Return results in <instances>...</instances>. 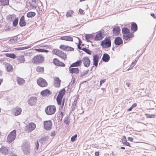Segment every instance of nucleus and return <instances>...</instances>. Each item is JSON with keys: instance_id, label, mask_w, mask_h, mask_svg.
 Masks as SVG:
<instances>
[{"instance_id": "9b49d317", "label": "nucleus", "mask_w": 156, "mask_h": 156, "mask_svg": "<svg viewBox=\"0 0 156 156\" xmlns=\"http://www.w3.org/2000/svg\"><path fill=\"white\" fill-rule=\"evenodd\" d=\"M44 125L45 129L48 130L51 129L52 124L51 120L46 121L44 122Z\"/></svg>"}, {"instance_id": "473e14b6", "label": "nucleus", "mask_w": 156, "mask_h": 156, "mask_svg": "<svg viewBox=\"0 0 156 156\" xmlns=\"http://www.w3.org/2000/svg\"><path fill=\"white\" fill-rule=\"evenodd\" d=\"M131 29L133 32H135L137 30V26L136 23H133L132 24Z\"/></svg>"}, {"instance_id": "f03ea898", "label": "nucleus", "mask_w": 156, "mask_h": 156, "mask_svg": "<svg viewBox=\"0 0 156 156\" xmlns=\"http://www.w3.org/2000/svg\"><path fill=\"white\" fill-rule=\"evenodd\" d=\"M65 93L64 89H63L60 90L57 98V101L58 104L61 106V108H63L64 104V100H63L62 102V98Z\"/></svg>"}, {"instance_id": "58836bf2", "label": "nucleus", "mask_w": 156, "mask_h": 156, "mask_svg": "<svg viewBox=\"0 0 156 156\" xmlns=\"http://www.w3.org/2000/svg\"><path fill=\"white\" fill-rule=\"evenodd\" d=\"M74 13V11L73 10H71L67 12L66 13V16L68 18L72 16L73 14Z\"/></svg>"}, {"instance_id": "6ab92c4d", "label": "nucleus", "mask_w": 156, "mask_h": 156, "mask_svg": "<svg viewBox=\"0 0 156 156\" xmlns=\"http://www.w3.org/2000/svg\"><path fill=\"white\" fill-rule=\"evenodd\" d=\"M70 66L69 68V72L72 74H77L79 73V69L78 68H73Z\"/></svg>"}, {"instance_id": "8fccbe9b", "label": "nucleus", "mask_w": 156, "mask_h": 156, "mask_svg": "<svg viewBox=\"0 0 156 156\" xmlns=\"http://www.w3.org/2000/svg\"><path fill=\"white\" fill-rule=\"evenodd\" d=\"M35 145L37 149L38 150L39 146V144L38 140H37V142L35 143Z\"/></svg>"}, {"instance_id": "09e8293b", "label": "nucleus", "mask_w": 156, "mask_h": 156, "mask_svg": "<svg viewBox=\"0 0 156 156\" xmlns=\"http://www.w3.org/2000/svg\"><path fill=\"white\" fill-rule=\"evenodd\" d=\"M79 11L81 15H83L84 14V10L81 9H80L79 10Z\"/></svg>"}, {"instance_id": "f8f14e48", "label": "nucleus", "mask_w": 156, "mask_h": 156, "mask_svg": "<svg viewBox=\"0 0 156 156\" xmlns=\"http://www.w3.org/2000/svg\"><path fill=\"white\" fill-rule=\"evenodd\" d=\"M37 98L35 97H31L27 100L28 104L30 106L35 105L37 102Z\"/></svg>"}, {"instance_id": "a878e982", "label": "nucleus", "mask_w": 156, "mask_h": 156, "mask_svg": "<svg viewBox=\"0 0 156 156\" xmlns=\"http://www.w3.org/2000/svg\"><path fill=\"white\" fill-rule=\"evenodd\" d=\"M115 42L116 45H120L123 43V41L121 37H118L115 38Z\"/></svg>"}, {"instance_id": "a19ab883", "label": "nucleus", "mask_w": 156, "mask_h": 156, "mask_svg": "<svg viewBox=\"0 0 156 156\" xmlns=\"http://www.w3.org/2000/svg\"><path fill=\"white\" fill-rule=\"evenodd\" d=\"M35 50L38 52H46L47 53L48 52V51L46 49H35Z\"/></svg>"}, {"instance_id": "f257e3e1", "label": "nucleus", "mask_w": 156, "mask_h": 156, "mask_svg": "<svg viewBox=\"0 0 156 156\" xmlns=\"http://www.w3.org/2000/svg\"><path fill=\"white\" fill-rule=\"evenodd\" d=\"M44 57L42 54H38L34 56L31 59V62L33 64H39L44 62Z\"/></svg>"}, {"instance_id": "ea45409f", "label": "nucleus", "mask_w": 156, "mask_h": 156, "mask_svg": "<svg viewBox=\"0 0 156 156\" xmlns=\"http://www.w3.org/2000/svg\"><path fill=\"white\" fill-rule=\"evenodd\" d=\"M31 47V46L30 45H29L27 46H25L24 47H19L18 48H15V49L16 50H22L23 49H26Z\"/></svg>"}, {"instance_id": "a18cd8bd", "label": "nucleus", "mask_w": 156, "mask_h": 156, "mask_svg": "<svg viewBox=\"0 0 156 156\" xmlns=\"http://www.w3.org/2000/svg\"><path fill=\"white\" fill-rule=\"evenodd\" d=\"M145 115L148 118H153L155 116V115L154 114H149L146 113L145 114Z\"/></svg>"}, {"instance_id": "7ed1b4c3", "label": "nucleus", "mask_w": 156, "mask_h": 156, "mask_svg": "<svg viewBox=\"0 0 156 156\" xmlns=\"http://www.w3.org/2000/svg\"><path fill=\"white\" fill-rule=\"evenodd\" d=\"M122 32L123 34V38L126 40L130 39V38L133 37L132 32L127 28L124 27L122 29Z\"/></svg>"}, {"instance_id": "79ce46f5", "label": "nucleus", "mask_w": 156, "mask_h": 156, "mask_svg": "<svg viewBox=\"0 0 156 156\" xmlns=\"http://www.w3.org/2000/svg\"><path fill=\"white\" fill-rule=\"evenodd\" d=\"M82 50L84 51L89 55L91 54V51L88 49L85 48H83L82 49Z\"/></svg>"}, {"instance_id": "603ef678", "label": "nucleus", "mask_w": 156, "mask_h": 156, "mask_svg": "<svg viewBox=\"0 0 156 156\" xmlns=\"http://www.w3.org/2000/svg\"><path fill=\"white\" fill-rule=\"evenodd\" d=\"M137 106V104L136 103H134L131 106L133 107V108L134 107H136Z\"/></svg>"}, {"instance_id": "20e7f679", "label": "nucleus", "mask_w": 156, "mask_h": 156, "mask_svg": "<svg viewBox=\"0 0 156 156\" xmlns=\"http://www.w3.org/2000/svg\"><path fill=\"white\" fill-rule=\"evenodd\" d=\"M52 53L64 60L66 59L67 55L65 52L62 51L54 49L52 50Z\"/></svg>"}, {"instance_id": "0eeeda50", "label": "nucleus", "mask_w": 156, "mask_h": 156, "mask_svg": "<svg viewBox=\"0 0 156 156\" xmlns=\"http://www.w3.org/2000/svg\"><path fill=\"white\" fill-rule=\"evenodd\" d=\"M16 136V130H14L11 132L8 135L7 139V142L9 143H11L15 139Z\"/></svg>"}, {"instance_id": "c756f323", "label": "nucleus", "mask_w": 156, "mask_h": 156, "mask_svg": "<svg viewBox=\"0 0 156 156\" xmlns=\"http://www.w3.org/2000/svg\"><path fill=\"white\" fill-rule=\"evenodd\" d=\"M109 59L110 57L108 54L106 53L104 54L102 58L103 61L107 62L109 60Z\"/></svg>"}, {"instance_id": "4c0bfd02", "label": "nucleus", "mask_w": 156, "mask_h": 156, "mask_svg": "<svg viewBox=\"0 0 156 156\" xmlns=\"http://www.w3.org/2000/svg\"><path fill=\"white\" fill-rule=\"evenodd\" d=\"M6 69L7 71L11 72L13 70L12 66L9 64H8L6 65Z\"/></svg>"}, {"instance_id": "f704fd0d", "label": "nucleus", "mask_w": 156, "mask_h": 156, "mask_svg": "<svg viewBox=\"0 0 156 156\" xmlns=\"http://www.w3.org/2000/svg\"><path fill=\"white\" fill-rule=\"evenodd\" d=\"M1 5L5 6L9 4V0H0Z\"/></svg>"}, {"instance_id": "de8ad7c7", "label": "nucleus", "mask_w": 156, "mask_h": 156, "mask_svg": "<svg viewBox=\"0 0 156 156\" xmlns=\"http://www.w3.org/2000/svg\"><path fill=\"white\" fill-rule=\"evenodd\" d=\"M77 136V135L76 134L74 136L72 137L71 138V141L72 142H73L75 141V140Z\"/></svg>"}, {"instance_id": "3c124183", "label": "nucleus", "mask_w": 156, "mask_h": 156, "mask_svg": "<svg viewBox=\"0 0 156 156\" xmlns=\"http://www.w3.org/2000/svg\"><path fill=\"white\" fill-rule=\"evenodd\" d=\"M106 80L104 79L101 80L100 81V85L101 86L102 83H104L105 81Z\"/></svg>"}, {"instance_id": "e2e57ef3", "label": "nucleus", "mask_w": 156, "mask_h": 156, "mask_svg": "<svg viewBox=\"0 0 156 156\" xmlns=\"http://www.w3.org/2000/svg\"><path fill=\"white\" fill-rule=\"evenodd\" d=\"M75 78H73L72 79V81L73 82V83H74L75 82Z\"/></svg>"}, {"instance_id": "f3484780", "label": "nucleus", "mask_w": 156, "mask_h": 156, "mask_svg": "<svg viewBox=\"0 0 156 156\" xmlns=\"http://www.w3.org/2000/svg\"><path fill=\"white\" fill-rule=\"evenodd\" d=\"M120 32V27L118 26H115L113 29L112 32L113 35L117 36L119 35Z\"/></svg>"}, {"instance_id": "9d476101", "label": "nucleus", "mask_w": 156, "mask_h": 156, "mask_svg": "<svg viewBox=\"0 0 156 156\" xmlns=\"http://www.w3.org/2000/svg\"><path fill=\"white\" fill-rule=\"evenodd\" d=\"M30 144H28L27 143H24V145L23 146L22 150L24 153L26 155L29 154L30 152Z\"/></svg>"}, {"instance_id": "423d86ee", "label": "nucleus", "mask_w": 156, "mask_h": 156, "mask_svg": "<svg viewBox=\"0 0 156 156\" xmlns=\"http://www.w3.org/2000/svg\"><path fill=\"white\" fill-rule=\"evenodd\" d=\"M56 110V106L54 105H49L45 108V111L48 115H51L54 114Z\"/></svg>"}, {"instance_id": "37998d69", "label": "nucleus", "mask_w": 156, "mask_h": 156, "mask_svg": "<svg viewBox=\"0 0 156 156\" xmlns=\"http://www.w3.org/2000/svg\"><path fill=\"white\" fill-rule=\"evenodd\" d=\"M136 60H135L131 64L130 66L129 67V68L127 69V70L128 71L129 69H132L133 68V67L136 64Z\"/></svg>"}, {"instance_id": "6e6d98bb", "label": "nucleus", "mask_w": 156, "mask_h": 156, "mask_svg": "<svg viewBox=\"0 0 156 156\" xmlns=\"http://www.w3.org/2000/svg\"><path fill=\"white\" fill-rule=\"evenodd\" d=\"M81 44L79 43L78 45V48L79 49L82 50L81 47H80Z\"/></svg>"}, {"instance_id": "a211bd4d", "label": "nucleus", "mask_w": 156, "mask_h": 156, "mask_svg": "<svg viewBox=\"0 0 156 156\" xmlns=\"http://www.w3.org/2000/svg\"><path fill=\"white\" fill-rule=\"evenodd\" d=\"M36 128V125L34 123H29L26 126V129L29 131H31L35 129Z\"/></svg>"}, {"instance_id": "aec40b11", "label": "nucleus", "mask_w": 156, "mask_h": 156, "mask_svg": "<svg viewBox=\"0 0 156 156\" xmlns=\"http://www.w3.org/2000/svg\"><path fill=\"white\" fill-rule=\"evenodd\" d=\"M51 92L48 89H46L44 90L41 92V94L42 96H46L51 95Z\"/></svg>"}, {"instance_id": "0e129e2a", "label": "nucleus", "mask_w": 156, "mask_h": 156, "mask_svg": "<svg viewBox=\"0 0 156 156\" xmlns=\"http://www.w3.org/2000/svg\"><path fill=\"white\" fill-rule=\"evenodd\" d=\"M10 156H17L16 154H11Z\"/></svg>"}, {"instance_id": "e433bc0d", "label": "nucleus", "mask_w": 156, "mask_h": 156, "mask_svg": "<svg viewBox=\"0 0 156 156\" xmlns=\"http://www.w3.org/2000/svg\"><path fill=\"white\" fill-rule=\"evenodd\" d=\"M36 70L38 73H43L44 72V68L43 67L38 66L36 68Z\"/></svg>"}, {"instance_id": "4be33fe9", "label": "nucleus", "mask_w": 156, "mask_h": 156, "mask_svg": "<svg viewBox=\"0 0 156 156\" xmlns=\"http://www.w3.org/2000/svg\"><path fill=\"white\" fill-rule=\"evenodd\" d=\"M22 109L18 107H16L13 109V111L15 116L20 115L22 112Z\"/></svg>"}, {"instance_id": "2eb2a0df", "label": "nucleus", "mask_w": 156, "mask_h": 156, "mask_svg": "<svg viewBox=\"0 0 156 156\" xmlns=\"http://www.w3.org/2000/svg\"><path fill=\"white\" fill-rule=\"evenodd\" d=\"M53 64L58 66H62L64 67L65 66V64L61 62H60L59 60L57 58H55L53 60Z\"/></svg>"}, {"instance_id": "b1692460", "label": "nucleus", "mask_w": 156, "mask_h": 156, "mask_svg": "<svg viewBox=\"0 0 156 156\" xmlns=\"http://www.w3.org/2000/svg\"><path fill=\"white\" fill-rule=\"evenodd\" d=\"M99 59V57L97 55H95L93 56V65L95 66L96 67L98 66V62Z\"/></svg>"}, {"instance_id": "72a5a7b5", "label": "nucleus", "mask_w": 156, "mask_h": 156, "mask_svg": "<svg viewBox=\"0 0 156 156\" xmlns=\"http://www.w3.org/2000/svg\"><path fill=\"white\" fill-rule=\"evenodd\" d=\"M5 56L7 57L11 58L13 59L15 58L16 57V55L14 53H5Z\"/></svg>"}, {"instance_id": "864d4df0", "label": "nucleus", "mask_w": 156, "mask_h": 156, "mask_svg": "<svg viewBox=\"0 0 156 156\" xmlns=\"http://www.w3.org/2000/svg\"><path fill=\"white\" fill-rule=\"evenodd\" d=\"M128 140L130 141H132L133 140V139L131 137H128Z\"/></svg>"}, {"instance_id": "412c9836", "label": "nucleus", "mask_w": 156, "mask_h": 156, "mask_svg": "<svg viewBox=\"0 0 156 156\" xmlns=\"http://www.w3.org/2000/svg\"><path fill=\"white\" fill-rule=\"evenodd\" d=\"M0 153L3 155H6L9 153V150L7 147L2 146L0 149Z\"/></svg>"}, {"instance_id": "393cba45", "label": "nucleus", "mask_w": 156, "mask_h": 156, "mask_svg": "<svg viewBox=\"0 0 156 156\" xmlns=\"http://www.w3.org/2000/svg\"><path fill=\"white\" fill-rule=\"evenodd\" d=\"M27 24L25 20V17L24 16H22L20 20L19 24L21 27L25 26Z\"/></svg>"}, {"instance_id": "bf43d9fd", "label": "nucleus", "mask_w": 156, "mask_h": 156, "mask_svg": "<svg viewBox=\"0 0 156 156\" xmlns=\"http://www.w3.org/2000/svg\"><path fill=\"white\" fill-rule=\"evenodd\" d=\"M60 115H61L62 117H62L63 116H64V112H60Z\"/></svg>"}, {"instance_id": "680f3d73", "label": "nucleus", "mask_w": 156, "mask_h": 156, "mask_svg": "<svg viewBox=\"0 0 156 156\" xmlns=\"http://www.w3.org/2000/svg\"><path fill=\"white\" fill-rule=\"evenodd\" d=\"M130 85V83H126V85L127 87H129Z\"/></svg>"}, {"instance_id": "cd10ccee", "label": "nucleus", "mask_w": 156, "mask_h": 156, "mask_svg": "<svg viewBox=\"0 0 156 156\" xmlns=\"http://www.w3.org/2000/svg\"><path fill=\"white\" fill-rule=\"evenodd\" d=\"M81 60H79L73 63L70 65V67H75L80 66L82 64Z\"/></svg>"}, {"instance_id": "13d9d810", "label": "nucleus", "mask_w": 156, "mask_h": 156, "mask_svg": "<svg viewBox=\"0 0 156 156\" xmlns=\"http://www.w3.org/2000/svg\"><path fill=\"white\" fill-rule=\"evenodd\" d=\"M133 108V107L131 106V107L127 110V111H131L132 110Z\"/></svg>"}, {"instance_id": "ddd939ff", "label": "nucleus", "mask_w": 156, "mask_h": 156, "mask_svg": "<svg viewBox=\"0 0 156 156\" xmlns=\"http://www.w3.org/2000/svg\"><path fill=\"white\" fill-rule=\"evenodd\" d=\"M61 80L58 77H55L53 78V85L55 87L58 88L60 86Z\"/></svg>"}, {"instance_id": "69168bd1", "label": "nucleus", "mask_w": 156, "mask_h": 156, "mask_svg": "<svg viewBox=\"0 0 156 156\" xmlns=\"http://www.w3.org/2000/svg\"><path fill=\"white\" fill-rule=\"evenodd\" d=\"M121 148L122 149H125V147H121Z\"/></svg>"}, {"instance_id": "2f4dec72", "label": "nucleus", "mask_w": 156, "mask_h": 156, "mask_svg": "<svg viewBox=\"0 0 156 156\" xmlns=\"http://www.w3.org/2000/svg\"><path fill=\"white\" fill-rule=\"evenodd\" d=\"M17 59L20 63H23L25 61L24 56L23 55L19 56Z\"/></svg>"}, {"instance_id": "49530a36", "label": "nucleus", "mask_w": 156, "mask_h": 156, "mask_svg": "<svg viewBox=\"0 0 156 156\" xmlns=\"http://www.w3.org/2000/svg\"><path fill=\"white\" fill-rule=\"evenodd\" d=\"M92 37V35L91 34H87L86 35L85 38L86 40L89 41L90 40Z\"/></svg>"}, {"instance_id": "c85d7f7f", "label": "nucleus", "mask_w": 156, "mask_h": 156, "mask_svg": "<svg viewBox=\"0 0 156 156\" xmlns=\"http://www.w3.org/2000/svg\"><path fill=\"white\" fill-rule=\"evenodd\" d=\"M122 140V143L124 145L131 147L129 143L127 142L126 137L125 136H123Z\"/></svg>"}, {"instance_id": "4d7b16f0", "label": "nucleus", "mask_w": 156, "mask_h": 156, "mask_svg": "<svg viewBox=\"0 0 156 156\" xmlns=\"http://www.w3.org/2000/svg\"><path fill=\"white\" fill-rule=\"evenodd\" d=\"M95 155L98 156L99 155V151H97L95 153Z\"/></svg>"}, {"instance_id": "5701e85b", "label": "nucleus", "mask_w": 156, "mask_h": 156, "mask_svg": "<svg viewBox=\"0 0 156 156\" xmlns=\"http://www.w3.org/2000/svg\"><path fill=\"white\" fill-rule=\"evenodd\" d=\"M60 39L69 41H73V38L72 37L67 36H62L60 37Z\"/></svg>"}, {"instance_id": "c9c22d12", "label": "nucleus", "mask_w": 156, "mask_h": 156, "mask_svg": "<svg viewBox=\"0 0 156 156\" xmlns=\"http://www.w3.org/2000/svg\"><path fill=\"white\" fill-rule=\"evenodd\" d=\"M36 13L33 12H30L27 14V16L28 18H31L34 16L36 15Z\"/></svg>"}, {"instance_id": "6e6552de", "label": "nucleus", "mask_w": 156, "mask_h": 156, "mask_svg": "<svg viewBox=\"0 0 156 156\" xmlns=\"http://www.w3.org/2000/svg\"><path fill=\"white\" fill-rule=\"evenodd\" d=\"M37 84L40 87H44L48 86V83L42 77L39 78L37 80Z\"/></svg>"}, {"instance_id": "052dcab7", "label": "nucleus", "mask_w": 156, "mask_h": 156, "mask_svg": "<svg viewBox=\"0 0 156 156\" xmlns=\"http://www.w3.org/2000/svg\"><path fill=\"white\" fill-rule=\"evenodd\" d=\"M151 16L153 17L154 19H155L156 18V17L154 16V13H151Z\"/></svg>"}, {"instance_id": "7c9ffc66", "label": "nucleus", "mask_w": 156, "mask_h": 156, "mask_svg": "<svg viewBox=\"0 0 156 156\" xmlns=\"http://www.w3.org/2000/svg\"><path fill=\"white\" fill-rule=\"evenodd\" d=\"M17 42H18V37L16 36L12 38L9 41V42L10 44L14 43Z\"/></svg>"}, {"instance_id": "5fc2aeb1", "label": "nucleus", "mask_w": 156, "mask_h": 156, "mask_svg": "<svg viewBox=\"0 0 156 156\" xmlns=\"http://www.w3.org/2000/svg\"><path fill=\"white\" fill-rule=\"evenodd\" d=\"M55 131L51 133V136H55Z\"/></svg>"}, {"instance_id": "338daca9", "label": "nucleus", "mask_w": 156, "mask_h": 156, "mask_svg": "<svg viewBox=\"0 0 156 156\" xmlns=\"http://www.w3.org/2000/svg\"><path fill=\"white\" fill-rule=\"evenodd\" d=\"M86 0H80V2H83V1H86Z\"/></svg>"}, {"instance_id": "1a4fd4ad", "label": "nucleus", "mask_w": 156, "mask_h": 156, "mask_svg": "<svg viewBox=\"0 0 156 156\" xmlns=\"http://www.w3.org/2000/svg\"><path fill=\"white\" fill-rule=\"evenodd\" d=\"M59 48L61 50L65 51L71 52L74 51V48L73 47L63 44L60 45Z\"/></svg>"}, {"instance_id": "bb28decb", "label": "nucleus", "mask_w": 156, "mask_h": 156, "mask_svg": "<svg viewBox=\"0 0 156 156\" xmlns=\"http://www.w3.org/2000/svg\"><path fill=\"white\" fill-rule=\"evenodd\" d=\"M16 81L19 85H22L25 83V80L23 79L17 77L16 78Z\"/></svg>"}, {"instance_id": "39448f33", "label": "nucleus", "mask_w": 156, "mask_h": 156, "mask_svg": "<svg viewBox=\"0 0 156 156\" xmlns=\"http://www.w3.org/2000/svg\"><path fill=\"white\" fill-rule=\"evenodd\" d=\"M111 41L110 37L105 38L101 43V45L104 48H110L111 46Z\"/></svg>"}, {"instance_id": "4468645a", "label": "nucleus", "mask_w": 156, "mask_h": 156, "mask_svg": "<svg viewBox=\"0 0 156 156\" xmlns=\"http://www.w3.org/2000/svg\"><path fill=\"white\" fill-rule=\"evenodd\" d=\"M82 62L85 66L88 67L90 66V61L88 57L86 56L82 58Z\"/></svg>"}, {"instance_id": "c03bdc74", "label": "nucleus", "mask_w": 156, "mask_h": 156, "mask_svg": "<svg viewBox=\"0 0 156 156\" xmlns=\"http://www.w3.org/2000/svg\"><path fill=\"white\" fill-rule=\"evenodd\" d=\"M18 22V19L16 18L13 22L12 24L14 27H16L17 25Z\"/></svg>"}, {"instance_id": "dca6fc26", "label": "nucleus", "mask_w": 156, "mask_h": 156, "mask_svg": "<svg viewBox=\"0 0 156 156\" xmlns=\"http://www.w3.org/2000/svg\"><path fill=\"white\" fill-rule=\"evenodd\" d=\"M104 37V34L101 31L99 32L96 35L94 40L95 41H98L102 40Z\"/></svg>"}, {"instance_id": "774afa93", "label": "nucleus", "mask_w": 156, "mask_h": 156, "mask_svg": "<svg viewBox=\"0 0 156 156\" xmlns=\"http://www.w3.org/2000/svg\"><path fill=\"white\" fill-rule=\"evenodd\" d=\"M2 75V72L1 71H0V76Z\"/></svg>"}]
</instances>
